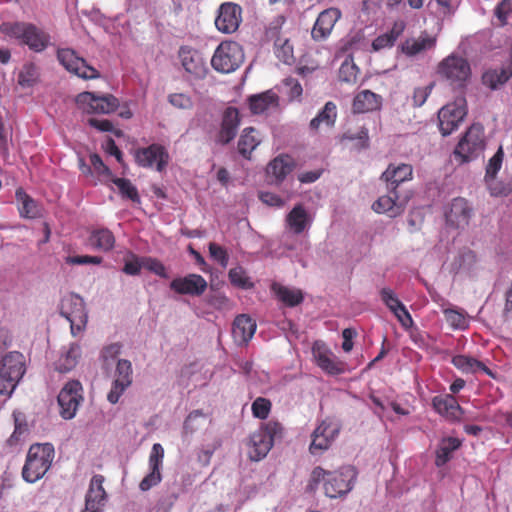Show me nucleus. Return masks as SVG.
Masks as SVG:
<instances>
[{
    "mask_svg": "<svg viewBox=\"0 0 512 512\" xmlns=\"http://www.w3.org/2000/svg\"><path fill=\"white\" fill-rule=\"evenodd\" d=\"M407 200H400L398 192L379 197L372 205L376 213H387L390 217H396L404 212Z\"/></svg>",
    "mask_w": 512,
    "mask_h": 512,
    "instance_id": "obj_31",
    "label": "nucleus"
},
{
    "mask_svg": "<svg viewBox=\"0 0 512 512\" xmlns=\"http://www.w3.org/2000/svg\"><path fill=\"white\" fill-rule=\"evenodd\" d=\"M242 22V8L233 2L222 3L215 18V26L224 34L236 32Z\"/></svg>",
    "mask_w": 512,
    "mask_h": 512,
    "instance_id": "obj_17",
    "label": "nucleus"
},
{
    "mask_svg": "<svg viewBox=\"0 0 512 512\" xmlns=\"http://www.w3.org/2000/svg\"><path fill=\"white\" fill-rule=\"evenodd\" d=\"M261 143L259 132L253 127L245 128L238 140V152L245 158L250 159L252 152Z\"/></svg>",
    "mask_w": 512,
    "mask_h": 512,
    "instance_id": "obj_38",
    "label": "nucleus"
},
{
    "mask_svg": "<svg viewBox=\"0 0 512 512\" xmlns=\"http://www.w3.org/2000/svg\"><path fill=\"white\" fill-rule=\"evenodd\" d=\"M406 26L407 25L404 20H395L389 31L377 36L372 41V51L379 52L384 49L392 48L395 45L397 39L404 33Z\"/></svg>",
    "mask_w": 512,
    "mask_h": 512,
    "instance_id": "obj_32",
    "label": "nucleus"
},
{
    "mask_svg": "<svg viewBox=\"0 0 512 512\" xmlns=\"http://www.w3.org/2000/svg\"><path fill=\"white\" fill-rule=\"evenodd\" d=\"M240 121V115L237 108H226L223 113L220 130L216 137V142L221 145L230 143L237 134Z\"/></svg>",
    "mask_w": 512,
    "mask_h": 512,
    "instance_id": "obj_26",
    "label": "nucleus"
},
{
    "mask_svg": "<svg viewBox=\"0 0 512 512\" xmlns=\"http://www.w3.org/2000/svg\"><path fill=\"white\" fill-rule=\"evenodd\" d=\"M432 404L440 415L450 421L460 420L463 414V409L458 404L456 398L450 394L434 397Z\"/></svg>",
    "mask_w": 512,
    "mask_h": 512,
    "instance_id": "obj_30",
    "label": "nucleus"
},
{
    "mask_svg": "<svg viewBox=\"0 0 512 512\" xmlns=\"http://www.w3.org/2000/svg\"><path fill=\"white\" fill-rule=\"evenodd\" d=\"M15 197L20 204L19 212L21 217L34 219L40 216L37 203L22 188L16 190Z\"/></svg>",
    "mask_w": 512,
    "mask_h": 512,
    "instance_id": "obj_45",
    "label": "nucleus"
},
{
    "mask_svg": "<svg viewBox=\"0 0 512 512\" xmlns=\"http://www.w3.org/2000/svg\"><path fill=\"white\" fill-rule=\"evenodd\" d=\"M340 425L330 419L323 420L313 431L309 450L312 454H320L329 449L340 432Z\"/></svg>",
    "mask_w": 512,
    "mask_h": 512,
    "instance_id": "obj_14",
    "label": "nucleus"
},
{
    "mask_svg": "<svg viewBox=\"0 0 512 512\" xmlns=\"http://www.w3.org/2000/svg\"><path fill=\"white\" fill-rule=\"evenodd\" d=\"M88 124L101 132H112L117 137L123 135V132L119 129H115L113 123L108 119L89 118Z\"/></svg>",
    "mask_w": 512,
    "mask_h": 512,
    "instance_id": "obj_55",
    "label": "nucleus"
},
{
    "mask_svg": "<svg viewBox=\"0 0 512 512\" xmlns=\"http://www.w3.org/2000/svg\"><path fill=\"white\" fill-rule=\"evenodd\" d=\"M438 74L451 86L463 88L471 76L469 62L458 55H449L438 65Z\"/></svg>",
    "mask_w": 512,
    "mask_h": 512,
    "instance_id": "obj_8",
    "label": "nucleus"
},
{
    "mask_svg": "<svg viewBox=\"0 0 512 512\" xmlns=\"http://www.w3.org/2000/svg\"><path fill=\"white\" fill-rule=\"evenodd\" d=\"M15 428L12 435L7 440L8 445L16 446L28 434L29 428L25 420L20 419L19 415L14 413Z\"/></svg>",
    "mask_w": 512,
    "mask_h": 512,
    "instance_id": "obj_49",
    "label": "nucleus"
},
{
    "mask_svg": "<svg viewBox=\"0 0 512 512\" xmlns=\"http://www.w3.org/2000/svg\"><path fill=\"white\" fill-rule=\"evenodd\" d=\"M462 442L455 437L443 438L436 450L435 465L444 466L452 458V453L460 448Z\"/></svg>",
    "mask_w": 512,
    "mask_h": 512,
    "instance_id": "obj_43",
    "label": "nucleus"
},
{
    "mask_svg": "<svg viewBox=\"0 0 512 512\" xmlns=\"http://www.w3.org/2000/svg\"><path fill=\"white\" fill-rule=\"evenodd\" d=\"M270 290L280 302L288 307H295L301 304L304 299L300 289L289 288L278 282H273Z\"/></svg>",
    "mask_w": 512,
    "mask_h": 512,
    "instance_id": "obj_37",
    "label": "nucleus"
},
{
    "mask_svg": "<svg viewBox=\"0 0 512 512\" xmlns=\"http://www.w3.org/2000/svg\"><path fill=\"white\" fill-rule=\"evenodd\" d=\"M170 288L181 295L200 296L207 289L206 280L199 274H188L171 281Z\"/></svg>",
    "mask_w": 512,
    "mask_h": 512,
    "instance_id": "obj_25",
    "label": "nucleus"
},
{
    "mask_svg": "<svg viewBox=\"0 0 512 512\" xmlns=\"http://www.w3.org/2000/svg\"><path fill=\"white\" fill-rule=\"evenodd\" d=\"M103 261V258L100 256H90V255H76V256H67L65 258V262L69 265H100Z\"/></svg>",
    "mask_w": 512,
    "mask_h": 512,
    "instance_id": "obj_59",
    "label": "nucleus"
},
{
    "mask_svg": "<svg viewBox=\"0 0 512 512\" xmlns=\"http://www.w3.org/2000/svg\"><path fill=\"white\" fill-rule=\"evenodd\" d=\"M485 148L484 128L481 124H472L459 140L454 149L455 160L459 164L476 159Z\"/></svg>",
    "mask_w": 512,
    "mask_h": 512,
    "instance_id": "obj_6",
    "label": "nucleus"
},
{
    "mask_svg": "<svg viewBox=\"0 0 512 512\" xmlns=\"http://www.w3.org/2000/svg\"><path fill=\"white\" fill-rule=\"evenodd\" d=\"M76 104L88 114H109L118 108L119 100L111 94L99 96L93 92H82L77 95Z\"/></svg>",
    "mask_w": 512,
    "mask_h": 512,
    "instance_id": "obj_11",
    "label": "nucleus"
},
{
    "mask_svg": "<svg viewBox=\"0 0 512 512\" xmlns=\"http://www.w3.org/2000/svg\"><path fill=\"white\" fill-rule=\"evenodd\" d=\"M341 17L342 12L336 7H330L320 12L311 30L312 39L317 42L328 39Z\"/></svg>",
    "mask_w": 512,
    "mask_h": 512,
    "instance_id": "obj_21",
    "label": "nucleus"
},
{
    "mask_svg": "<svg viewBox=\"0 0 512 512\" xmlns=\"http://www.w3.org/2000/svg\"><path fill=\"white\" fill-rule=\"evenodd\" d=\"M203 417H204V414L201 410H194L191 413H189V415L187 416V418L184 421V425H183L184 433L185 434L194 433L199 428V425L197 424L198 420Z\"/></svg>",
    "mask_w": 512,
    "mask_h": 512,
    "instance_id": "obj_64",
    "label": "nucleus"
},
{
    "mask_svg": "<svg viewBox=\"0 0 512 512\" xmlns=\"http://www.w3.org/2000/svg\"><path fill=\"white\" fill-rule=\"evenodd\" d=\"M133 380L132 364L129 360L120 359L114 373L111 390L107 395V400L111 404H116L125 390L131 386Z\"/></svg>",
    "mask_w": 512,
    "mask_h": 512,
    "instance_id": "obj_18",
    "label": "nucleus"
},
{
    "mask_svg": "<svg viewBox=\"0 0 512 512\" xmlns=\"http://www.w3.org/2000/svg\"><path fill=\"white\" fill-rule=\"evenodd\" d=\"M434 45V38L427 34H421L418 38H407L400 48L402 53L411 57L433 48Z\"/></svg>",
    "mask_w": 512,
    "mask_h": 512,
    "instance_id": "obj_40",
    "label": "nucleus"
},
{
    "mask_svg": "<svg viewBox=\"0 0 512 512\" xmlns=\"http://www.w3.org/2000/svg\"><path fill=\"white\" fill-rule=\"evenodd\" d=\"M473 216V208L463 197L454 198L445 211L448 226L455 229H465Z\"/></svg>",
    "mask_w": 512,
    "mask_h": 512,
    "instance_id": "obj_19",
    "label": "nucleus"
},
{
    "mask_svg": "<svg viewBox=\"0 0 512 512\" xmlns=\"http://www.w3.org/2000/svg\"><path fill=\"white\" fill-rule=\"evenodd\" d=\"M467 114L466 100L458 97L452 103L443 106L438 112L439 130L443 136H448L458 129L459 124Z\"/></svg>",
    "mask_w": 512,
    "mask_h": 512,
    "instance_id": "obj_10",
    "label": "nucleus"
},
{
    "mask_svg": "<svg viewBox=\"0 0 512 512\" xmlns=\"http://www.w3.org/2000/svg\"><path fill=\"white\" fill-rule=\"evenodd\" d=\"M358 67L348 60H345L339 68V80L345 83H355L358 77Z\"/></svg>",
    "mask_w": 512,
    "mask_h": 512,
    "instance_id": "obj_51",
    "label": "nucleus"
},
{
    "mask_svg": "<svg viewBox=\"0 0 512 512\" xmlns=\"http://www.w3.org/2000/svg\"><path fill=\"white\" fill-rule=\"evenodd\" d=\"M0 30L6 36L18 40L20 44L28 46L30 50L37 53L44 51L50 43L49 34L33 23L4 22Z\"/></svg>",
    "mask_w": 512,
    "mask_h": 512,
    "instance_id": "obj_3",
    "label": "nucleus"
},
{
    "mask_svg": "<svg viewBox=\"0 0 512 512\" xmlns=\"http://www.w3.org/2000/svg\"><path fill=\"white\" fill-rule=\"evenodd\" d=\"M230 282L240 288H251L253 284L250 282L245 271L242 268H233L229 271Z\"/></svg>",
    "mask_w": 512,
    "mask_h": 512,
    "instance_id": "obj_54",
    "label": "nucleus"
},
{
    "mask_svg": "<svg viewBox=\"0 0 512 512\" xmlns=\"http://www.w3.org/2000/svg\"><path fill=\"white\" fill-rule=\"evenodd\" d=\"M115 241L114 234L107 228L95 229L88 237L89 245L103 252L111 251L115 246Z\"/></svg>",
    "mask_w": 512,
    "mask_h": 512,
    "instance_id": "obj_41",
    "label": "nucleus"
},
{
    "mask_svg": "<svg viewBox=\"0 0 512 512\" xmlns=\"http://www.w3.org/2000/svg\"><path fill=\"white\" fill-rule=\"evenodd\" d=\"M312 221V217L301 203L296 204L285 218L286 227L295 235L302 234L308 230Z\"/></svg>",
    "mask_w": 512,
    "mask_h": 512,
    "instance_id": "obj_28",
    "label": "nucleus"
},
{
    "mask_svg": "<svg viewBox=\"0 0 512 512\" xmlns=\"http://www.w3.org/2000/svg\"><path fill=\"white\" fill-rule=\"evenodd\" d=\"M256 331V322L248 315H238L232 326V336L236 343L247 344Z\"/></svg>",
    "mask_w": 512,
    "mask_h": 512,
    "instance_id": "obj_34",
    "label": "nucleus"
},
{
    "mask_svg": "<svg viewBox=\"0 0 512 512\" xmlns=\"http://www.w3.org/2000/svg\"><path fill=\"white\" fill-rule=\"evenodd\" d=\"M444 317L447 323L453 329L464 330L468 327L466 315L463 310H457L453 308H447L443 310Z\"/></svg>",
    "mask_w": 512,
    "mask_h": 512,
    "instance_id": "obj_48",
    "label": "nucleus"
},
{
    "mask_svg": "<svg viewBox=\"0 0 512 512\" xmlns=\"http://www.w3.org/2000/svg\"><path fill=\"white\" fill-rule=\"evenodd\" d=\"M178 55L186 72L197 79L205 78L208 69L199 51L190 46H181Z\"/></svg>",
    "mask_w": 512,
    "mask_h": 512,
    "instance_id": "obj_24",
    "label": "nucleus"
},
{
    "mask_svg": "<svg viewBox=\"0 0 512 512\" xmlns=\"http://www.w3.org/2000/svg\"><path fill=\"white\" fill-rule=\"evenodd\" d=\"M296 162L288 154H280L272 159L267 166V174L274 178L276 184L282 183L285 178L295 169Z\"/></svg>",
    "mask_w": 512,
    "mask_h": 512,
    "instance_id": "obj_29",
    "label": "nucleus"
},
{
    "mask_svg": "<svg viewBox=\"0 0 512 512\" xmlns=\"http://www.w3.org/2000/svg\"><path fill=\"white\" fill-rule=\"evenodd\" d=\"M208 249L211 258L223 268H226L229 261V255L226 249L214 242L209 243Z\"/></svg>",
    "mask_w": 512,
    "mask_h": 512,
    "instance_id": "obj_56",
    "label": "nucleus"
},
{
    "mask_svg": "<svg viewBox=\"0 0 512 512\" xmlns=\"http://www.w3.org/2000/svg\"><path fill=\"white\" fill-rule=\"evenodd\" d=\"M434 84L431 83L425 87H418L414 89L412 96V105L414 107H421L431 94Z\"/></svg>",
    "mask_w": 512,
    "mask_h": 512,
    "instance_id": "obj_63",
    "label": "nucleus"
},
{
    "mask_svg": "<svg viewBox=\"0 0 512 512\" xmlns=\"http://www.w3.org/2000/svg\"><path fill=\"white\" fill-rule=\"evenodd\" d=\"M164 459V449L160 443L152 446L149 455V473L141 480L139 488L141 491H148L158 485L162 480L161 467Z\"/></svg>",
    "mask_w": 512,
    "mask_h": 512,
    "instance_id": "obj_22",
    "label": "nucleus"
},
{
    "mask_svg": "<svg viewBox=\"0 0 512 512\" xmlns=\"http://www.w3.org/2000/svg\"><path fill=\"white\" fill-rule=\"evenodd\" d=\"M251 410L254 417L266 419L271 410V402L266 398L258 397L252 403Z\"/></svg>",
    "mask_w": 512,
    "mask_h": 512,
    "instance_id": "obj_52",
    "label": "nucleus"
},
{
    "mask_svg": "<svg viewBox=\"0 0 512 512\" xmlns=\"http://www.w3.org/2000/svg\"><path fill=\"white\" fill-rule=\"evenodd\" d=\"M337 119V107L332 101L326 102L323 109L310 121L309 128L317 132L321 126L332 128Z\"/></svg>",
    "mask_w": 512,
    "mask_h": 512,
    "instance_id": "obj_39",
    "label": "nucleus"
},
{
    "mask_svg": "<svg viewBox=\"0 0 512 512\" xmlns=\"http://www.w3.org/2000/svg\"><path fill=\"white\" fill-rule=\"evenodd\" d=\"M55 449L51 443H34L29 447L22 468V478L27 483L42 479L51 468Z\"/></svg>",
    "mask_w": 512,
    "mask_h": 512,
    "instance_id": "obj_2",
    "label": "nucleus"
},
{
    "mask_svg": "<svg viewBox=\"0 0 512 512\" xmlns=\"http://www.w3.org/2000/svg\"><path fill=\"white\" fill-rule=\"evenodd\" d=\"M110 181L117 186L122 198L129 199L134 203L140 202L138 190L129 179L113 177Z\"/></svg>",
    "mask_w": 512,
    "mask_h": 512,
    "instance_id": "obj_46",
    "label": "nucleus"
},
{
    "mask_svg": "<svg viewBox=\"0 0 512 512\" xmlns=\"http://www.w3.org/2000/svg\"><path fill=\"white\" fill-rule=\"evenodd\" d=\"M381 300L384 304L389 308V310L394 314L396 311L402 307L404 304L398 299L396 294L390 288H383L380 291Z\"/></svg>",
    "mask_w": 512,
    "mask_h": 512,
    "instance_id": "obj_53",
    "label": "nucleus"
},
{
    "mask_svg": "<svg viewBox=\"0 0 512 512\" xmlns=\"http://www.w3.org/2000/svg\"><path fill=\"white\" fill-rule=\"evenodd\" d=\"M503 158H504L503 149H502V147H499L497 152L488 161V164L486 166V173H485V177H484L485 181H489L492 178H496L497 173L499 172V170L502 167Z\"/></svg>",
    "mask_w": 512,
    "mask_h": 512,
    "instance_id": "obj_50",
    "label": "nucleus"
},
{
    "mask_svg": "<svg viewBox=\"0 0 512 512\" xmlns=\"http://www.w3.org/2000/svg\"><path fill=\"white\" fill-rule=\"evenodd\" d=\"M135 162L143 168L156 167V170L162 172L169 160V155L165 147L160 144H151L148 147L138 148L134 152Z\"/></svg>",
    "mask_w": 512,
    "mask_h": 512,
    "instance_id": "obj_15",
    "label": "nucleus"
},
{
    "mask_svg": "<svg viewBox=\"0 0 512 512\" xmlns=\"http://www.w3.org/2000/svg\"><path fill=\"white\" fill-rule=\"evenodd\" d=\"M312 354L318 367L329 375L344 373L345 364L340 361L322 341H315L312 346Z\"/></svg>",
    "mask_w": 512,
    "mask_h": 512,
    "instance_id": "obj_20",
    "label": "nucleus"
},
{
    "mask_svg": "<svg viewBox=\"0 0 512 512\" xmlns=\"http://www.w3.org/2000/svg\"><path fill=\"white\" fill-rule=\"evenodd\" d=\"M82 385L77 380H71L65 384L58 395V404L60 406V415L64 419H72L78 410L80 402L83 400Z\"/></svg>",
    "mask_w": 512,
    "mask_h": 512,
    "instance_id": "obj_13",
    "label": "nucleus"
},
{
    "mask_svg": "<svg viewBox=\"0 0 512 512\" xmlns=\"http://www.w3.org/2000/svg\"><path fill=\"white\" fill-rule=\"evenodd\" d=\"M382 106V97L371 90H362L357 93L352 102V111L363 114L379 110Z\"/></svg>",
    "mask_w": 512,
    "mask_h": 512,
    "instance_id": "obj_33",
    "label": "nucleus"
},
{
    "mask_svg": "<svg viewBox=\"0 0 512 512\" xmlns=\"http://www.w3.org/2000/svg\"><path fill=\"white\" fill-rule=\"evenodd\" d=\"M356 477L357 471L350 465L342 466L336 471H327L318 466L311 473V481L314 484L324 482L325 494L330 498H337L350 492Z\"/></svg>",
    "mask_w": 512,
    "mask_h": 512,
    "instance_id": "obj_1",
    "label": "nucleus"
},
{
    "mask_svg": "<svg viewBox=\"0 0 512 512\" xmlns=\"http://www.w3.org/2000/svg\"><path fill=\"white\" fill-rule=\"evenodd\" d=\"M104 480V476L100 474L91 478L85 497V510L87 512L103 511L107 502V494L103 487Z\"/></svg>",
    "mask_w": 512,
    "mask_h": 512,
    "instance_id": "obj_23",
    "label": "nucleus"
},
{
    "mask_svg": "<svg viewBox=\"0 0 512 512\" xmlns=\"http://www.w3.org/2000/svg\"><path fill=\"white\" fill-rule=\"evenodd\" d=\"M144 268L155 273L161 278L167 279L169 277L165 266L156 258L143 257Z\"/></svg>",
    "mask_w": 512,
    "mask_h": 512,
    "instance_id": "obj_61",
    "label": "nucleus"
},
{
    "mask_svg": "<svg viewBox=\"0 0 512 512\" xmlns=\"http://www.w3.org/2000/svg\"><path fill=\"white\" fill-rule=\"evenodd\" d=\"M452 364L464 373H475L481 370L491 377L494 376L492 371L484 363L471 356L456 355L452 358Z\"/></svg>",
    "mask_w": 512,
    "mask_h": 512,
    "instance_id": "obj_44",
    "label": "nucleus"
},
{
    "mask_svg": "<svg viewBox=\"0 0 512 512\" xmlns=\"http://www.w3.org/2000/svg\"><path fill=\"white\" fill-rule=\"evenodd\" d=\"M81 357V347L77 343H72L69 348L60 355L55 363V369L61 373H67L76 367Z\"/></svg>",
    "mask_w": 512,
    "mask_h": 512,
    "instance_id": "obj_42",
    "label": "nucleus"
},
{
    "mask_svg": "<svg viewBox=\"0 0 512 512\" xmlns=\"http://www.w3.org/2000/svg\"><path fill=\"white\" fill-rule=\"evenodd\" d=\"M488 190L492 196L500 197L507 196L512 191V186L501 181H497L496 178H492L489 181H485Z\"/></svg>",
    "mask_w": 512,
    "mask_h": 512,
    "instance_id": "obj_57",
    "label": "nucleus"
},
{
    "mask_svg": "<svg viewBox=\"0 0 512 512\" xmlns=\"http://www.w3.org/2000/svg\"><path fill=\"white\" fill-rule=\"evenodd\" d=\"M39 79V70L34 63H26L18 74V84L22 87H32Z\"/></svg>",
    "mask_w": 512,
    "mask_h": 512,
    "instance_id": "obj_47",
    "label": "nucleus"
},
{
    "mask_svg": "<svg viewBox=\"0 0 512 512\" xmlns=\"http://www.w3.org/2000/svg\"><path fill=\"white\" fill-rule=\"evenodd\" d=\"M57 59L67 71L82 79L90 80L100 77L99 71L89 65L84 58L79 57L72 49H59L57 51Z\"/></svg>",
    "mask_w": 512,
    "mask_h": 512,
    "instance_id": "obj_12",
    "label": "nucleus"
},
{
    "mask_svg": "<svg viewBox=\"0 0 512 512\" xmlns=\"http://www.w3.org/2000/svg\"><path fill=\"white\" fill-rule=\"evenodd\" d=\"M169 103L178 109H191L193 101L191 97L184 93H173L168 96Z\"/></svg>",
    "mask_w": 512,
    "mask_h": 512,
    "instance_id": "obj_60",
    "label": "nucleus"
},
{
    "mask_svg": "<svg viewBox=\"0 0 512 512\" xmlns=\"http://www.w3.org/2000/svg\"><path fill=\"white\" fill-rule=\"evenodd\" d=\"M279 106V97L272 90L249 97V107L253 114H262Z\"/></svg>",
    "mask_w": 512,
    "mask_h": 512,
    "instance_id": "obj_36",
    "label": "nucleus"
},
{
    "mask_svg": "<svg viewBox=\"0 0 512 512\" xmlns=\"http://www.w3.org/2000/svg\"><path fill=\"white\" fill-rule=\"evenodd\" d=\"M283 17H278L266 28V38L274 40V53L276 57L285 64L294 62L293 46L289 39L280 36V28L284 23Z\"/></svg>",
    "mask_w": 512,
    "mask_h": 512,
    "instance_id": "obj_16",
    "label": "nucleus"
},
{
    "mask_svg": "<svg viewBox=\"0 0 512 512\" xmlns=\"http://www.w3.org/2000/svg\"><path fill=\"white\" fill-rule=\"evenodd\" d=\"M26 372L25 357L21 352L11 351L0 363V395H10Z\"/></svg>",
    "mask_w": 512,
    "mask_h": 512,
    "instance_id": "obj_5",
    "label": "nucleus"
},
{
    "mask_svg": "<svg viewBox=\"0 0 512 512\" xmlns=\"http://www.w3.org/2000/svg\"><path fill=\"white\" fill-rule=\"evenodd\" d=\"M89 158L95 173H97L99 176H105L110 180L114 177L110 168L104 164L101 157L97 153L91 154Z\"/></svg>",
    "mask_w": 512,
    "mask_h": 512,
    "instance_id": "obj_62",
    "label": "nucleus"
},
{
    "mask_svg": "<svg viewBox=\"0 0 512 512\" xmlns=\"http://www.w3.org/2000/svg\"><path fill=\"white\" fill-rule=\"evenodd\" d=\"M283 436V427L278 421H268L253 432L247 443L248 456L252 461L265 458L277 439Z\"/></svg>",
    "mask_w": 512,
    "mask_h": 512,
    "instance_id": "obj_4",
    "label": "nucleus"
},
{
    "mask_svg": "<svg viewBox=\"0 0 512 512\" xmlns=\"http://www.w3.org/2000/svg\"><path fill=\"white\" fill-rule=\"evenodd\" d=\"M512 77V64H504L499 68L487 69L481 77L482 84L491 90H496Z\"/></svg>",
    "mask_w": 512,
    "mask_h": 512,
    "instance_id": "obj_35",
    "label": "nucleus"
},
{
    "mask_svg": "<svg viewBox=\"0 0 512 512\" xmlns=\"http://www.w3.org/2000/svg\"><path fill=\"white\" fill-rule=\"evenodd\" d=\"M129 257L130 259L125 260V264L122 270L127 275H138L141 271V268L144 267L143 257L140 258L133 253H131Z\"/></svg>",
    "mask_w": 512,
    "mask_h": 512,
    "instance_id": "obj_58",
    "label": "nucleus"
},
{
    "mask_svg": "<svg viewBox=\"0 0 512 512\" xmlns=\"http://www.w3.org/2000/svg\"><path fill=\"white\" fill-rule=\"evenodd\" d=\"M412 175L413 167L410 164H389L382 173L381 179L386 182L388 190L395 193L400 184L412 179Z\"/></svg>",
    "mask_w": 512,
    "mask_h": 512,
    "instance_id": "obj_27",
    "label": "nucleus"
},
{
    "mask_svg": "<svg viewBox=\"0 0 512 512\" xmlns=\"http://www.w3.org/2000/svg\"><path fill=\"white\" fill-rule=\"evenodd\" d=\"M244 62L242 47L235 41L221 42L211 58L212 67L220 73H231Z\"/></svg>",
    "mask_w": 512,
    "mask_h": 512,
    "instance_id": "obj_7",
    "label": "nucleus"
},
{
    "mask_svg": "<svg viewBox=\"0 0 512 512\" xmlns=\"http://www.w3.org/2000/svg\"><path fill=\"white\" fill-rule=\"evenodd\" d=\"M60 314L69 321L73 336L85 330L88 314L84 300L79 295L69 294L65 296L61 301Z\"/></svg>",
    "mask_w": 512,
    "mask_h": 512,
    "instance_id": "obj_9",
    "label": "nucleus"
}]
</instances>
